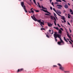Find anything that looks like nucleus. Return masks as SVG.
Returning a JSON list of instances; mask_svg holds the SVG:
<instances>
[{
	"label": "nucleus",
	"mask_w": 73,
	"mask_h": 73,
	"mask_svg": "<svg viewBox=\"0 0 73 73\" xmlns=\"http://www.w3.org/2000/svg\"><path fill=\"white\" fill-rule=\"evenodd\" d=\"M54 38H56L58 37L59 38H60V42L59 41L58 42V45H61V43H62V45H64V44H65V43L63 42V40H62L61 38V35L58 34H56V33L55 32L54 34Z\"/></svg>",
	"instance_id": "nucleus-1"
},
{
	"label": "nucleus",
	"mask_w": 73,
	"mask_h": 73,
	"mask_svg": "<svg viewBox=\"0 0 73 73\" xmlns=\"http://www.w3.org/2000/svg\"><path fill=\"white\" fill-rule=\"evenodd\" d=\"M58 65V66L59 67V69L60 70H62V71H64V68L62 66V65L60 63H58L57 64Z\"/></svg>",
	"instance_id": "nucleus-2"
},
{
	"label": "nucleus",
	"mask_w": 73,
	"mask_h": 73,
	"mask_svg": "<svg viewBox=\"0 0 73 73\" xmlns=\"http://www.w3.org/2000/svg\"><path fill=\"white\" fill-rule=\"evenodd\" d=\"M21 5L22 7L23 8V9H24V11H25V12L26 13H27L28 11H27V9H26V7L24 5V2H22L21 3Z\"/></svg>",
	"instance_id": "nucleus-3"
},
{
	"label": "nucleus",
	"mask_w": 73,
	"mask_h": 73,
	"mask_svg": "<svg viewBox=\"0 0 73 73\" xmlns=\"http://www.w3.org/2000/svg\"><path fill=\"white\" fill-rule=\"evenodd\" d=\"M33 1L35 5H37V6L38 7H39V8H41V6H40V4H39V3L38 2L37 3L38 4V5H37V3H36V0H33Z\"/></svg>",
	"instance_id": "nucleus-4"
},
{
	"label": "nucleus",
	"mask_w": 73,
	"mask_h": 73,
	"mask_svg": "<svg viewBox=\"0 0 73 73\" xmlns=\"http://www.w3.org/2000/svg\"><path fill=\"white\" fill-rule=\"evenodd\" d=\"M57 6L58 7V9H61L62 7V6L60 5H57Z\"/></svg>",
	"instance_id": "nucleus-5"
},
{
	"label": "nucleus",
	"mask_w": 73,
	"mask_h": 73,
	"mask_svg": "<svg viewBox=\"0 0 73 73\" xmlns=\"http://www.w3.org/2000/svg\"><path fill=\"white\" fill-rule=\"evenodd\" d=\"M59 14H61V12L60 11V10H57V14L58 15V16H61V15Z\"/></svg>",
	"instance_id": "nucleus-6"
},
{
	"label": "nucleus",
	"mask_w": 73,
	"mask_h": 73,
	"mask_svg": "<svg viewBox=\"0 0 73 73\" xmlns=\"http://www.w3.org/2000/svg\"><path fill=\"white\" fill-rule=\"evenodd\" d=\"M23 70H24V69L23 68L18 69L17 71V73L19 72H22V71H23Z\"/></svg>",
	"instance_id": "nucleus-7"
},
{
	"label": "nucleus",
	"mask_w": 73,
	"mask_h": 73,
	"mask_svg": "<svg viewBox=\"0 0 73 73\" xmlns=\"http://www.w3.org/2000/svg\"><path fill=\"white\" fill-rule=\"evenodd\" d=\"M35 21H38V23H40V22L41 21V20H38L36 19V18H35Z\"/></svg>",
	"instance_id": "nucleus-8"
},
{
	"label": "nucleus",
	"mask_w": 73,
	"mask_h": 73,
	"mask_svg": "<svg viewBox=\"0 0 73 73\" xmlns=\"http://www.w3.org/2000/svg\"><path fill=\"white\" fill-rule=\"evenodd\" d=\"M61 19L62 20H65V17L64 16H61Z\"/></svg>",
	"instance_id": "nucleus-9"
},
{
	"label": "nucleus",
	"mask_w": 73,
	"mask_h": 73,
	"mask_svg": "<svg viewBox=\"0 0 73 73\" xmlns=\"http://www.w3.org/2000/svg\"><path fill=\"white\" fill-rule=\"evenodd\" d=\"M33 16H31V18H32V19H33V20H34L35 21V18H35V15L34 14L33 15Z\"/></svg>",
	"instance_id": "nucleus-10"
},
{
	"label": "nucleus",
	"mask_w": 73,
	"mask_h": 73,
	"mask_svg": "<svg viewBox=\"0 0 73 73\" xmlns=\"http://www.w3.org/2000/svg\"><path fill=\"white\" fill-rule=\"evenodd\" d=\"M58 33L61 35L62 34V31L60 29H59Z\"/></svg>",
	"instance_id": "nucleus-11"
},
{
	"label": "nucleus",
	"mask_w": 73,
	"mask_h": 73,
	"mask_svg": "<svg viewBox=\"0 0 73 73\" xmlns=\"http://www.w3.org/2000/svg\"><path fill=\"white\" fill-rule=\"evenodd\" d=\"M41 8H42V9H46V10H47V8L44 7L43 6H42V5L41 6Z\"/></svg>",
	"instance_id": "nucleus-12"
},
{
	"label": "nucleus",
	"mask_w": 73,
	"mask_h": 73,
	"mask_svg": "<svg viewBox=\"0 0 73 73\" xmlns=\"http://www.w3.org/2000/svg\"><path fill=\"white\" fill-rule=\"evenodd\" d=\"M44 12H46V13H48L49 14H50V13L47 10H44Z\"/></svg>",
	"instance_id": "nucleus-13"
},
{
	"label": "nucleus",
	"mask_w": 73,
	"mask_h": 73,
	"mask_svg": "<svg viewBox=\"0 0 73 73\" xmlns=\"http://www.w3.org/2000/svg\"><path fill=\"white\" fill-rule=\"evenodd\" d=\"M64 7L65 8H68V6L67 5H65Z\"/></svg>",
	"instance_id": "nucleus-14"
},
{
	"label": "nucleus",
	"mask_w": 73,
	"mask_h": 73,
	"mask_svg": "<svg viewBox=\"0 0 73 73\" xmlns=\"http://www.w3.org/2000/svg\"><path fill=\"white\" fill-rule=\"evenodd\" d=\"M64 39L65 41L66 42H68V41H67V39L65 38V37H64Z\"/></svg>",
	"instance_id": "nucleus-15"
},
{
	"label": "nucleus",
	"mask_w": 73,
	"mask_h": 73,
	"mask_svg": "<svg viewBox=\"0 0 73 73\" xmlns=\"http://www.w3.org/2000/svg\"><path fill=\"white\" fill-rule=\"evenodd\" d=\"M40 25H44V23L42 22H41L40 23Z\"/></svg>",
	"instance_id": "nucleus-16"
},
{
	"label": "nucleus",
	"mask_w": 73,
	"mask_h": 73,
	"mask_svg": "<svg viewBox=\"0 0 73 73\" xmlns=\"http://www.w3.org/2000/svg\"><path fill=\"white\" fill-rule=\"evenodd\" d=\"M68 19H70V17H71V15H69V14H68Z\"/></svg>",
	"instance_id": "nucleus-17"
},
{
	"label": "nucleus",
	"mask_w": 73,
	"mask_h": 73,
	"mask_svg": "<svg viewBox=\"0 0 73 73\" xmlns=\"http://www.w3.org/2000/svg\"><path fill=\"white\" fill-rule=\"evenodd\" d=\"M56 1L57 2H60V3H61V2H62V1H61V0H56Z\"/></svg>",
	"instance_id": "nucleus-18"
},
{
	"label": "nucleus",
	"mask_w": 73,
	"mask_h": 73,
	"mask_svg": "<svg viewBox=\"0 0 73 73\" xmlns=\"http://www.w3.org/2000/svg\"><path fill=\"white\" fill-rule=\"evenodd\" d=\"M50 17V19L53 20H54V17H52V16H51Z\"/></svg>",
	"instance_id": "nucleus-19"
},
{
	"label": "nucleus",
	"mask_w": 73,
	"mask_h": 73,
	"mask_svg": "<svg viewBox=\"0 0 73 73\" xmlns=\"http://www.w3.org/2000/svg\"><path fill=\"white\" fill-rule=\"evenodd\" d=\"M54 19L55 20L54 21V23H56V18H55V17H54Z\"/></svg>",
	"instance_id": "nucleus-20"
},
{
	"label": "nucleus",
	"mask_w": 73,
	"mask_h": 73,
	"mask_svg": "<svg viewBox=\"0 0 73 73\" xmlns=\"http://www.w3.org/2000/svg\"><path fill=\"white\" fill-rule=\"evenodd\" d=\"M48 25L49 27H51V24L49 23H48Z\"/></svg>",
	"instance_id": "nucleus-21"
},
{
	"label": "nucleus",
	"mask_w": 73,
	"mask_h": 73,
	"mask_svg": "<svg viewBox=\"0 0 73 73\" xmlns=\"http://www.w3.org/2000/svg\"><path fill=\"white\" fill-rule=\"evenodd\" d=\"M54 29H57V30H59V29H58V27H54Z\"/></svg>",
	"instance_id": "nucleus-22"
},
{
	"label": "nucleus",
	"mask_w": 73,
	"mask_h": 73,
	"mask_svg": "<svg viewBox=\"0 0 73 73\" xmlns=\"http://www.w3.org/2000/svg\"><path fill=\"white\" fill-rule=\"evenodd\" d=\"M67 36L68 37H69L70 38H71V37H70V35H69V34H67Z\"/></svg>",
	"instance_id": "nucleus-23"
},
{
	"label": "nucleus",
	"mask_w": 73,
	"mask_h": 73,
	"mask_svg": "<svg viewBox=\"0 0 73 73\" xmlns=\"http://www.w3.org/2000/svg\"><path fill=\"white\" fill-rule=\"evenodd\" d=\"M64 73H69V71H64Z\"/></svg>",
	"instance_id": "nucleus-24"
},
{
	"label": "nucleus",
	"mask_w": 73,
	"mask_h": 73,
	"mask_svg": "<svg viewBox=\"0 0 73 73\" xmlns=\"http://www.w3.org/2000/svg\"><path fill=\"white\" fill-rule=\"evenodd\" d=\"M53 67L54 68V67H57V66H56V65H54L53 66Z\"/></svg>",
	"instance_id": "nucleus-25"
},
{
	"label": "nucleus",
	"mask_w": 73,
	"mask_h": 73,
	"mask_svg": "<svg viewBox=\"0 0 73 73\" xmlns=\"http://www.w3.org/2000/svg\"><path fill=\"white\" fill-rule=\"evenodd\" d=\"M41 31H43V30H44L45 29H44V28H42L41 29Z\"/></svg>",
	"instance_id": "nucleus-26"
},
{
	"label": "nucleus",
	"mask_w": 73,
	"mask_h": 73,
	"mask_svg": "<svg viewBox=\"0 0 73 73\" xmlns=\"http://www.w3.org/2000/svg\"><path fill=\"white\" fill-rule=\"evenodd\" d=\"M59 4V3L57 2H56L55 3V4Z\"/></svg>",
	"instance_id": "nucleus-27"
},
{
	"label": "nucleus",
	"mask_w": 73,
	"mask_h": 73,
	"mask_svg": "<svg viewBox=\"0 0 73 73\" xmlns=\"http://www.w3.org/2000/svg\"><path fill=\"white\" fill-rule=\"evenodd\" d=\"M31 13H34V11L33 10H31Z\"/></svg>",
	"instance_id": "nucleus-28"
},
{
	"label": "nucleus",
	"mask_w": 73,
	"mask_h": 73,
	"mask_svg": "<svg viewBox=\"0 0 73 73\" xmlns=\"http://www.w3.org/2000/svg\"><path fill=\"white\" fill-rule=\"evenodd\" d=\"M36 12H39V11L38 10H35Z\"/></svg>",
	"instance_id": "nucleus-29"
},
{
	"label": "nucleus",
	"mask_w": 73,
	"mask_h": 73,
	"mask_svg": "<svg viewBox=\"0 0 73 73\" xmlns=\"http://www.w3.org/2000/svg\"><path fill=\"white\" fill-rule=\"evenodd\" d=\"M45 15H47L48 16H49L50 15L49 14H45Z\"/></svg>",
	"instance_id": "nucleus-30"
},
{
	"label": "nucleus",
	"mask_w": 73,
	"mask_h": 73,
	"mask_svg": "<svg viewBox=\"0 0 73 73\" xmlns=\"http://www.w3.org/2000/svg\"><path fill=\"white\" fill-rule=\"evenodd\" d=\"M50 9H51V10H52V9H53L52 7L51 6H50Z\"/></svg>",
	"instance_id": "nucleus-31"
},
{
	"label": "nucleus",
	"mask_w": 73,
	"mask_h": 73,
	"mask_svg": "<svg viewBox=\"0 0 73 73\" xmlns=\"http://www.w3.org/2000/svg\"><path fill=\"white\" fill-rule=\"evenodd\" d=\"M46 36L48 37V38H49V36H48V35H46Z\"/></svg>",
	"instance_id": "nucleus-32"
},
{
	"label": "nucleus",
	"mask_w": 73,
	"mask_h": 73,
	"mask_svg": "<svg viewBox=\"0 0 73 73\" xmlns=\"http://www.w3.org/2000/svg\"><path fill=\"white\" fill-rule=\"evenodd\" d=\"M55 41L57 42V39L56 38H55Z\"/></svg>",
	"instance_id": "nucleus-33"
},
{
	"label": "nucleus",
	"mask_w": 73,
	"mask_h": 73,
	"mask_svg": "<svg viewBox=\"0 0 73 73\" xmlns=\"http://www.w3.org/2000/svg\"><path fill=\"white\" fill-rule=\"evenodd\" d=\"M40 10H41V11H44H44L45 10H44L43 9H40Z\"/></svg>",
	"instance_id": "nucleus-34"
},
{
	"label": "nucleus",
	"mask_w": 73,
	"mask_h": 73,
	"mask_svg": "<svg viewBox=\"0 0 73 73\" xmlns=\"http://www.w3.org/2000/svg\"><path fill=\"white\" fill-rule=\"evenodd\" d=\"M68 25H70V23L68 22Z\"/></svg>",
	"instance_id": "nucleus-35"
},
{
	"label": "nucleus",
	"mask_w": 73,
	"mask_h": 73,
	"mask_svg": "<svg viewBox=\"0 0 73 73\" xmlns=\"http://www.w3.org/2000/svg\"><path fill=\"white\" fill-rule=\"evenodd\" d=\"M53 9L54 11H56V9H55V8H53Z\"/></svg>",
	"instance_id": "nucleus-36"
},
{
	"label": "nucleus",
	"mask_w": 73,
	"mask_h": 73,
	"mask_svg": "<svg viewBox=\"0 0 73 73\" xmlns=\"http://www.w3.org/2000/svg\"><path fill=\"white\" fill-rule=\"evenodd\" d=\"M54 16L56 17V14H55L54 13Z\"/></svg>",
	"instance_id": "nucleus-37"
},
{
	"label": "nucleus",
	"mask_w": 73,
	"mask_h": 73,
	"mask_svg": "<svg viewBox=\"0 0 73 73\" xmlns=\"http://www.w3.org/2000/svg\"><path fill=\"white\" fill-rule=\"evenodd\" d=\"M52 33H51V35H53V31L52 30Z\"/></svg>",
	"instance_id": "nucleus-38"
},
{
	"label": "nucleus",
	"mask_w": 73,
	"mask_h": 73,
	"mask_svg": "<svg viewBox=\"0 0 73 73\" xmlns=\"http://www.w3.org/2000/svg\"><path fill=\"white\" fill-rule=\"evenodd\" d=\"M66 12V11H65V10H64L63 12V13H65Z\"/></svg>",
	"instance_id": "nucleus-39"
},
{
	"label": "nucleus",
	"mask_w": 73,
	"mask_h": 73,
	"mask_svg": "<svg viewBox=\"0 0 73 73\" xmlns=\"http://www.w3.org/2000/svg\"><path fill=\"white\" fill-rule=\"evenodd\" d=\"M69 42H70V44H72V42H70V41H69Z\"/></svg>",
	"instance_id": "nucleus-40"
},
{
	"label": "nucleus",
	"mask_w": 73,
	"mask_h": 73,
	"mask_svg": "<svg viewBox=\"0 0 73 73\" xmlns=\"http://www.w3.org/2000/svg\"><path fill=\"white\" fill-rule=\"evenodd\" d=\"M60 29H61L62 31H63V29H62V28H60Z\"/></svg>",
	"instance_id": "nucleus-41"
},
{
	"label": "nucleus",
	"mask_w": 73,
	"mask_h": 73,
	"mask_svg": "<svg viewBox=\"0 0 73 73\" xmlns=\"http://www.w3.org/2000/svg\"><path fill=\"white\" fill-rule=\"evenodd\" d=\"M69 31H70V33H71L72 32V31H71L70 29H69Z\"/></svg>",
	"instance_id": "nucleus-42"
},
{
	"label": "nucleus",
	"mask_w": 73,
	"mask_h": 73,
	"mask_svg": "<svg viewBox=\"0 0 73 73\" xmlns=\"http://www.w3.org/2000/svg\"><path fill=\"white\" fill-rule=\"evenodd\" d=\"M62 1H64V2H66V1H65V0H61Z\"/></svg>",
	"instance_id": "nucleus-43"
},
{
	"label": "nucleus",
	"mask_w": 73,
	"mask_h": 73,
	"mask_svg": "<svg viewBox=\"0 0 73 73\" xmlns=\"http://www.w3.org/2000/svg\"><path fill=\"white\" fill-rule=\"evenodd\" d=\"M51 4L52 5H53V4H54L53 2H52Z\"/></svg>",
	"instance_id": "nucleus-44"
},
{
	"label": "nucleus",
	"mask_w": 73,
	"mask_h": 73,
	"mask_svg": "<svg viewBox=\"0 0 73 73\" xmlns=\"http://www.w3.org/2000/svg\"><path fill=\"white\" fill-rule=\"evenodd\" d=\"M54 24L55 25H57L56 24V23H54Z\"/></svg>",
	"instance_id": "nucleus-45"
},
{
	"label": "nucleus",
	"mask_w": 73,
	"mask_h": 73,
	"mask_svg": "<svg viewBox=\"0 0 73 73\" xmlns=\"http://www.w3.org/2000/svg\"><path fill=\"white\" fill-rule=\"evenodd\" d=\"M68 5H70V3H68Z\"/></svg>",
	"instance_id": "nucleus-46"
},
{
	"label": "nucleus",
	"mask_w": 73,
	"mask_h": 73,
	"mask_svg": "<svg viewBox=\"0 0 73 73\" xmlns=\"http://www.w3.org/2000/svg\"><path fill=\"white\" fill-rule=\"evenodd\" d=\"M64 23H66V21L64 20Z\"/></svg>",
	"instance_id": "nucleus-47"
},
{
	"label": "nucleus",
	"mask_w": 73,
	"mask_h": 73,
	"mask_svg": "<svg viewBox=\"0 0 73 73\" xmlns=\"http://www.w3.org/2000/svg\"><path fill=\"white\" fill-rule=\"evenodd\" d=\"M70 41H72V42H73V40H72L71 39H70Z\"/></svg>",
	"instance_id": "nucleus-48"
},
{
	"label": "nucleus",
	"mask_w": 73,
	"mask_h": 73,
	"mask_svg": "<svg viewBox=\"0 0 73 73\" xmlns=\"http://www.w3.org/2000/svg\"><path fill=\"white\" fill-rule=\"evenodd\" d=\"M41 26L42 27H44V26H43L42 25H41Z\"/></svg>",
	"instance_id": "nucleus-49"
},
{
	"label": "nucleus",
	"mask_w": 73,
	"mask_h": 73,
	"mask_svg": "<svg viewBox=\"0 0 73 73\" xmlns=\"http://www.w3.org/2000/svg\"><path fill=\"white\" fill-rule=\"evenodd\" d=\"M28 12L30 13H31V12L30 11H29Z\"/></svg>",
	"instance_id": "nucleus-50"
},
{
	"label": "nucleus",
	"mask_w": 73,
	"mask_h": 73,
	"mask_svg": "<svg viewBox=\"0 0 73 73\" xmlns=\"http://www.w3.org/2000/svg\"><path fill=\"white\" fill-rule=\"evenodd\" d=\"M55 12L56 13H57V11H56L55 10Z\"/></svg>",
	"instance_id": "nucleus-51"
},
{
	"label": "nucleus",
	"mask_w": 73,
	"mask_h": 73,
	"mask_svg": "<svg viewBox=\"0 0 73 73\" xmlns=\"http://www.w3.org/2000/svg\"><path fill=\"white\" fill-rule=\"evenodd\" d=\"M52 0H50V2H52Z\"/></svg>",
	"instance_id": "nucleus-52"
},
{
	"label": "nucleus",
	"mask_w": 73,
	"mask_h": 73,
	"mask_svg": "<svg viewBox=\"0 0 73 73\" xmlns=\"http://www.w3.org/2000/svg\"><path fill=\"white\" fill-rule=\"evenodd\" d=\"M49 32H51V30H50V29L49 30Z\"/></svg>",
	"instance_id": "nucleus-53"
},
{
	"label": "nucleus",
	"mask_w": 73,
	"mask_h": 73,
	"mask_svg": "<svg viewBox=\"0 0 73 73\" xmlns=\"http://www.w3.org/2000/svg\"><path fill=\"white\" fill-rule=\"evenodd\" d=\"M67 39L68 40V41H69V39L67 38Z\"/></svg>",
	"instance_id": "nucleus-54"
},
{
	"label": "nucleus",
	"mask_w": 73,
	"mask_h": 73,
	"mask_svg": "<svg viewBox=\"0 0 73 73\" xmlns=\"http://www.w3.org/2000/svg\"><path fill=\"white\" fill-rule=\"evenodd\" d=\"M32 9H33V8H32V9H31V10L32 11Z\"/></svg>",
	"instance_id": "nucleus-55"
},
{
	"label": "nucleus",
	"mask_w": 73,
	"mask_h": 73,
	"mask_svg": "<svg viewBox=\"0 0 73 73\" xmlns=\"http://www.w3.org/2000/svg\"><path fill=\"white\" fill-rule=\"evenodd\" d=\"M62 23H64V22H63V21H62Z\"/></svg>",
	"instance_id": "nucleus-56"
},
{
	"label": "nucleus",
	"mask_w": 73,
	"mask_h": 73,
	"mask_svg": "<svg viewBox=\"0 0 73 73\" xmlns=\"http://www.w3.org/2000/svg\"><path fill=\"white\" fill-rule=\"evenodd\" d=\"M40 1H42L43 0H39Z\"/></svg>",
	"instance_id": "nucleus-57"
},
{
	"label": "nucleus",
	"mask_w": 73,
	"mask_h": 73,
	"mask_svg": "<svg viewBox=\"0 0 73 73\" xmlns=\"http://www.w3.org/2000/svg\"><path fill=\"white\" fill-rule=\"evenodd\" d=\"M57 25H58V26L59 25V24H57Z\"/></svg>",
	"instance_id": "nucleus-58"
},
{
	"label": "nucleus",
	"mask_w": 73,
	"mask_h": 73,
	"mask_svg": "<svg viewBox=\"0 0 73 73\" xmlns=\"http://www.w3.org/2000/svg\"><path fill=\"white\" fill-rule=\"evenodd\" d=\"M52 25H53L51 24V26H52Z\"/></svg>",
	"instance_id": "nucleus-59"
},
{
	"label": "nucleus",
	"mask_w": 73,
	"mask_h": 73,
	"mask_svg": "<svg viewBox=\"0 0 73 73\" xmlns=\"http://www.w3.org/2000/svg\"><path fill=\"white\" fill-rule=\"evenodd\" d=\"M65 15H66V16H67V14H65Z\"/></svg>",
	"instance_id": "nucleus-60"
},
{
	"label": "nucleus",
	"mask_w": 73,
	"mask_h": 73,
	"mask_svg": "<svg viewBox=\"0 0 73 73\" xmlns=\"http://www.w3.org/2000/svg\"><path fill=\"white\" fill-rule=\"evenodd\" d=\"M30 0V2H31L32 1V0Z\"/></svg>",
	"instance_id": "nucleus-61"
},
{
	"label": "nucleus",
	"mask_w": 73,
	"mask_h": 73,
	"mask_svg": "<svg viewBox=\"0 0 73 73\" xmlns=\"http://www.w3.org/2000/svg\"><path fill=\"white\" fill-rule=\"evenodd\" d=\"M58 27H60V25H59L58 26Z\"/></svg>",
	"instance_id": "nucleus-62"
},
{
	"label": "nucleus",
	"mask_w": 73,
	"mask_h": 73,
	"mask_svg": "<svg viewBox=\"0 0 73 73\" xmlns=\"http://www.w3.org/2000/svg\"><path fill=\"white\" fill-rule=\"evenodd\" d=\"M52 5L53 6V7H54V5Z\"/></svg>",
	"instance_id": "nucleus-63"
},
{
	"label": "nucleus",
	"mask_w": 73,
	"mask_h": 73,
	"mask_svg": "<svg viewBox=\"0 0 73 73\" xmlns=\"http://www.w3.org/2000/svg\"><path fill=\"white\" fill-rule=\"evenodd\" d=\"M34 11H35V9H34Z\"/></svg>",
	"instance_id": "nucleus-64"
}]
</instances>
